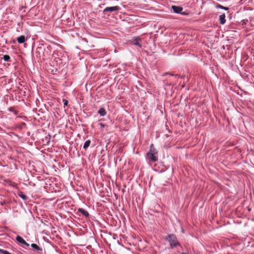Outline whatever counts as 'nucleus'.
<instances>
[{
	"mask_svg": "<svg viewBox=\"0 0 254 254\" xmlns=\"http://www.w3.org/2000/svg\"><path fill=\"white\" fill-rule=\"evenodd\" d=\"M3 59L4 61L7 62L10 59V57L8 55H5L3 56Z\"/></svg>",
	"mask_w": 254,
	"mask_h": 254,
	"instance_id": "15",
	"label": "nucleus"
},
{
	"mask_svg": "<svg viewBox=\"0 0 254 254\" xmlns=\"http://www.w3.org/2000/svg\"><path fill=\"white\" fill-rule=\"evenodd\" d=\"M175 76H178V77L179 76L178 74H176V75H175Z\"/></svg>",
	"mask_w": 254,
	"mask_h": 254,
	"instance_id": "21",
	"label": "nucleus"
},
{
	"mask_svg": "<svg viewBox=\"0 0 254 254\" xmlns=\"http://www.w3.org/2000/svg\"><path fill=\"white\" fill-rule=\"evenodd\" d=\"M78 211L86 217H88L89 216V213L83 208H78Z\"/></svg>",
	"mask_w": 254,
	"mask_h": 254,
	"instance_id": "7",
	"label": "nucleus"
},
{
	"mask_svg": "<svg viewBox=\"0 0 254 254\" xmlns=\"http://www.w3.org/2000/svg\"><path fill=\"white\" fill-rule=\"evenodd\" d=\"M121 9L119 6L116 5L113 6H109L106 7L104 10L103 13L104 14H108V13H113V14H118V11Z\"/></svg>",
	"mask_w": 254,
	"mask_h": 254,
	"instance_id": "3",
	"label": "nucleus"
},
{
	"mask_svg": "<svg viewBox=\"0 0 254 254\" xmlns=\"http://www.w3.org/2000/svg\"><path fill=\"white\" fill-rule=\"evenodd\" d=\"M16 240L17 242H18L20 243H21L23 244L24 243H25V241L20 236H17L16 237Z\"/></svg>",
	"mask_w": 254,
	"mask_h": 254,
	"instance_id": "10",
	"label": "nucleus"
},
{
	"mask_svg": "<svg viewBox=\"0 0 254 254\" xmlns=\"http://www.w3.org/2000/svg\"><path fill=\"white\" fill-rule=\"evenodd\" d=\"M220 16H225V13H222Z\"/></svg>",
	"mask_w": 254,
	"mask_h": 254,
	"instance_id": "20",
	"label": "nucleus"
},
{
	"mask_svg": "<svg viewBox=\"0 0 254 254\" xmlns=\"http://www.w3.org/2000/svg\"><path fill=\"white\" fill-rule=\"evenodd\" d=\"M181 254H191V252L190 250H187L185 252H182Z\"/></svg>",
	"mask_w": 254,
	"mask_h": 254,
	"instance_id": "16",
	"label": "nucleus"
},
{
	"mask_svg": "<svg viewBox=\"0 0 254 254\" xmlns=\"http://www.w3.org/2000/svg\"><path fill=\"white\" fill-rule=\"evenodd\" d=\"M23 244L25 245V246H26L27 247H29V244H28L27 243H26V242Z\"/></svg>",
	"mask_w": 254,
	"mask_h": 254,
	"instance_id": "19",
	"label": "nucleus"
},
{
	"mask_svg": "<svg viewBox=\"0 0 254 254\" xmlns=\"http://www.w3.org/2000/svg\"><path fill=\"white\" fill-rule=\"evenodd\" d=\"M146 156L150 161L155 162L158 160V154L153 144L150 145L149 151L146 154Z\"/></svg>",
	"mask_w": 254,
	"mask_h": 254,
	"instance_id": "1",
	"label": "nucleus"
},
{
	"mask_svg": "<svg viewBox=\"0 0 254 254\" xmlns=\"http://www.w3.org/2000/svg\"><path fill=\"white\" fill-rule=\"evenodd\" d=\"M225 17H219L220 23L221 24H224L225 23L226 20L225 19Z\"/></svg>",
	"mask_w": 254,
	"mask_h": 254,
	"instance_id": "13",
	"label": "nucleus"
},
{
	"mask_svg": "<svg viewBox=\"0 0 254 254\" xmlns=\"http://www.w3.org/2000/svg\"><path fill=\"white\" fill-rule=\"evenodd\" d=\"M90 143L91 141L90 140L86 141L84 144L83 148L86 149L89 146Z\"/></svg>",
	"mask_w": 254,
	"mask_h": 254,
	"instance_id": "11",
	"label": "nucleus"
},
{
	"mask_svg": "<svg viewBox=\"0 0 254 254\" xmlns=\"http://www.w3.org/2000/svg\"><path fill=\"white\" fill-rule=\"evenodd\" d=\"M172 9L173 10L175 13L186 14L185 13L182 12V11L183 10V8L180 6L173 5L172 6Z\"/></svg>",
	"mask_w": 254,
	"mask_h": 254,
	"instance_id": "4",
	"label": "nucleus"
},
{
	"mask_svg": "<svg viewBox=\"0 0 254 254\" xmlns=\"http://www.w3.org/2000/svg\"><path fill=\"white\" fill-rule=\"evenodd\" d=\"M63 102L64 106H67L68 105V102L67 100L64 99Z\"/></svg>",
	"mask_w": 254,
	"mask_h": 254,
	"instance_id": "17",
	"label": "nucleus"
},
{
	"mask_svg": "<svg viewBox=\"0 0 254 254\" xmlns=\"http://www.w3.org/2000/svg\"><path fill=\"white\" fill-rule=\"evenodd\" d=\"M17 41L19 43L22 44L25 42L26 41V38L25 36L21 35L17 38Z\"/></svg>",
	"mask_w": 254,
	"mask_h": 254,
	"instance_id": "6",
	"label": "nucleus"
},
{
	"mask_svg": "<svg viewBox=\"0 0 254 254\" xmlns=\"http://www.w3.org/2000/svg\"><path fill=\"white\" fill-rule=\"evenodd\" d=\"M166 239L169 242L170 247L172 249L180 246V243L177 240V237L174 234L169 235Z\"/></svg>",
	"mask_w": 254,
	"mask_h": 254,
	"instance_id": "2",
	"label": "nucleus"
},
{
	"mask_svg": "<svg viewBox=\"0 0 254 254\" xmlns=\"http://www.w3.org/2000/svg\"><path fill=\"white\" fill-rule=\"evenodd\" d=\"M216 8H220L221 9H225L226 10H228V7H224V6H223L220 4H217L216 6Z\"/></svg>",
	"mask_w": 254,
	"mask_h": 254,
	"instance_id": "14",
	"label": "nucleus"
},
{
	"mask_svg": "<svg viewBox=\"0 0 254 254\" xmlns=\"http://www.w3.org/2000/svg\"><path fill=\"white\" fill-rule=\"evenodd\" d=\"M31 247L36 250L37 251H40L42 250V249L40 248L37 244H32L31 245Z\"/></svg>",
	"mask_w": 254,
	"mask_h": 254,
	"instance_id": "9",
	"label": "nucleus"
},
{
	"mask_svg": "<svg viewBox=\"0 0 254 254\" xmlns=\"http://www.w3.org/2000/svg\"><path fill=\"white\" fill-rule=\"evenodd\" d=\"M99 125L102 128H103L105 127V125L102 123H99Z\"/></svg>",
	"mask_w": 254,
	"mask_h": 254,
	"instance_id": "18",
	"label": "nucleus"
},
{
	"mask_svg": "<svg viewBox=\"0 0 254 254\" xmlns=\"http://www.w3.org/2000/svg\"><path fill=\"white\" fill-rule=\"evenodd\" d=\"M98 113L101 116H105L107 114V112L104 108H101L98 111Z\"/></svg>",
	"mask_w": 254,
	"mask_h": 254,
	"instance_id": "8",
	"label": "nucleus"
},
{
	"mask_svg": "<svg viewBox=\"0 0 254 254\" xmlns=\"http://www.w3.org/2000/svg\"><path fill=\"white\" fill-rule=\"evenodd\" d=\"M19 196L22 198L23 200H27V196L25 195V194H23L22 192H20L18 194Z\"/></svg>",
	"mask_w": 254,
	"mask_h": 254,
	"instance_id": "12",
	"label": "nucleus"
},
{
	"mask_svg": "<svg viewBox=\"0 0 254 254\" xmlns=\"http://www.w3.org/2000/svg\"><path fill=\"white\" fill-rule=\"evenodd\" d=\"M132 42L133 45L138 46L139 48L141 47V40L139 38H134L132 40Z\"/></svg>",
	"mask_w": 254,
	"mask_h": 254,
	"instance_id": "5",
	"label": "nucleus"
}]
</instances>
